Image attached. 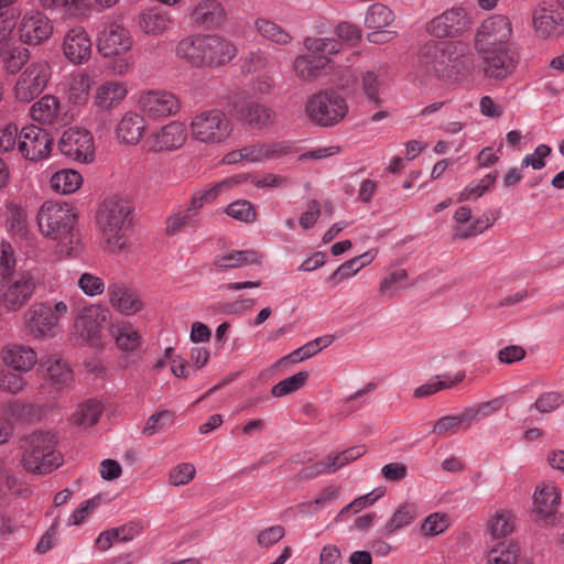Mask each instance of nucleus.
Returning <instances> with one entry per match:
<instances>
[{"instance_id": "nucleus-20", "label": "nucleus", "mask_w": 564, "mask_h": 564, "mask_svg": "<svg viewBox=\"0 0 564 564\" xmlns=\"http://www.w3.org/2000/svg\"><path fill=\"white\" fill-rule=\"evenodd\" d=\"M132 44L130 32L122 25L111 22L100 32L97 47L104 56H113L128 52Z\"/></svg>"}, {"instance_id": "nucleus-57", "label": "nucleus", "mask_w": 564, "mask_h": 564, "mask_svg": "<svg viewBox=\"0 0 564 564\" xmlns=\"http://www.w3.org/2000/svg\"><path fill=\"white\" fill-rule=\"evenodd\" d=\"M26 387V380L22 373L11 370H0V390L11 394H18Z\"/></svg>"}, {"instance_id": "nucleus-17", "label": "nucleus", "mask_w": 564, "mask_h": 564, "mask_svg": "<svg viewBox=\"0 0 564 564\" xmlns=\"http://www.w3.org/2000/svg\"><path fill=\"white\" fill-rule=\"evenodd\" d=\"M495 411L491 403H482L478 408L466 409L458 415H446L438 419L432 429V434L440 438L452 436L460 430H468L480 416Z\"/></svg>"}, {"instance_id": "nucleus-59", "label": "nucleus", "mask_w": 564, "mask_h": 564, "mask_svg": "<svg viewBox=\"0 0 564 564\" xmlns=\"http://www.w3.org/2000/svg\"><path fill=\"white\" fill-rule=\"evenodd\" d=\"M564 403V394L556 391H547L538 397L533 406L540 413H551Z\"/></svg>"}, {"instance_id": "nucleus-62", "label": "nucleus", "mask_w": 564, "mask_h": 564, "mask_svg": "<svg viewBox=\"0 0 564 564\" xmlns=\"http://www.w3.org/2000/svg\"><path fill=\"white\" fill-rule=\"evenodd\" d=\"M172 421L173 413L169 410H163L158 413H154L148 419L143 427V433L145 435L151 436L155 434L158 431L164 429L166 425L171 424Z\"/></svg>"}, {"instance_id": "nucleus-2", "label": "nucleus", "mask_w": 564, "mask_h": 564, "mask_svg": "<svg viewBox=\"0 0 564 564\" xmlns=\"http://www.w3.org/2000/svg\"><path fill=\"white\" fill-rule=\"evenodd\" d=\"M36 220L40 231L56 241L59 254L73 257L80 252L82 242L75 229L77 214L70 205L47 200L40 207Z\"/></svg>"}, {"instance_id": "nucleus-27", "label": "nucleus", "mask_w": 564, "mask_h": 564, "mask_svg": "<svg viewBox=\"0 0 564 564\" xmlns=\"http://www.w3.org/2000/svg\"><path fill=\"white\" fill-rule=\"evenodd\" d=\"M128 90L123 83L109 80L100 84L93 96V107L98 111L109 112L117 108L127 97Z\"/></svg>"}, {"instance_id": "nucleus-7", "label": "nucleus", "mask_w": 564, "mask_h": 564, "mask_svg": "<svg viewBox=\"0 0 564 564\" xmlns=\"http://www.w3.org/2000/svg\"><path fill=\"white\" fill-rule=\"evenodd\" d=\"M304 46L308 54L297 56L293 63L296 76L304 82L316 79L330 62L329 56L340 52V44L333 39L306 37Z\"/></svg>"}, {"instance_id": "nucleus-21", "label": "nucleus", "mask_w": 564, "mask_h": 564, "mask_svg": "<svg viewBox=\"0 0 564 564\" xmlns=\"http://www.w3.org/2000/svg\"><path fill=\"white\" fill-rule=\"evenodd\" d=\"M20 39L30 45L47 41L53 33V23L41 12L25 13L19 25Z\"/></svg>"}, {"instance_id": "nucleus-43", "label": "nucleus", "mask_w": 564, "mask_h": 564, "mask_svg": "<svg viewBox=\"0 0 564 564\" xmlns=\"http://www.w3.org/2000/svg\"><path fill=\"white\" fill-rule=\"evenodd\" d=\"M50 184L56 193L72 194L82 186L83 176L73 169H63L52 175Z\"/></svg>"}, {"instance_id": "nucleus-14", "label": "nucleus", "mask_w": 564, "mask_h": 564, "mask_svg": "<svg viewBox=\"0 0 564 564\" xmlns=\"http://www.w3.org/2000/svg\"><path fill=\"white\" fill-rule=\"evenodd\" d=\"M137 105L150 119L160 120L175 116L181 108L178 98L167 90H145L138 96Z\"/></svg>"}, {"instance_id": "nucleus-1", "label": "nucleus", "mask_w": 564, "mask_h": 564, "mask_svg": "<svg viewBox=\"0 0 564 564\" xmlns=\"http://www.w3.org/2000/svg\"><path fill=\"white\" fill-rule=\"evenodd\" d=\"M133 205L123 196L105 198L96 213V224L101 234L104 249L119 254L130 247L128 232L133 221Z\"/></svg>"}, {"instance_id": "nucleus-41", "label": "nucleus", "mask_w": 564, "mask_h": 564, "mask_svg": "<svg viewBox=\"0 0 564 564\" xmlns=\"http://www.w3.org/2000/svg\"><path fill=\"white\" fill-rule=\"evenodd\" d=\"M30 113L32 119L40 123L54 124L59 117V101L52 95H45L33 104Z\"/></svg>"}, {"instance_id": "nucleus-60", "label": "nucleus", "mask_w": 564, "mask_h": 564, "mask_svg": "<svg viewBox=\"0 0 564 564\" xmlns=\"http://www.w3.org/2000/svg\"><path fill=\"white\" fill-rule=\"evenodd\" d=\"M195 466L189 463H182L171 469L169 481L173 486H183L193 480L195 477Z\"/></svg>"}, {"instance_id": "nucleus-32", "label": "nucleus", "mask_w": 564, "mask_h": 564, "mask_svg": "<svg viewBox=\"0 0 564 564\" xmlns=\"http://www.w3.org/2000/svg\"><path fill=\"white\" fill-rule=\"evenodd\" d=\"M263 256L257 250H231L217 256L213 265L217 270H231L247 265H261Z\"/></svg>"}, {"instance_id": "nucleus-33", "label": "nucleus", "mask_w": 564, "mask_h": 564, "mask_svg": "<svg viewBox=\"0 0 564 564\" xmlns=\"http://www.w3.org/2000/svg\"><path fill=\"white\" fill-rule=\"evenodd\" d=\"M193 21L203 28H218L225 21V10L217 0H202L192 12Z\"/></svg>"}, {"instance_id": "nucleus-42", "label": "nucleus", "mask_w": 564, "mask_h": 564, "mask_svg": "<svg viewBox=\"0 0 564 564\" xmlns=\"http://www.w3.org/2000/svg\"><path fill=\"white\" fill-rule=\"evenodd\" d=\"M110 332L118 348L123 352L135 351L141 345V336L130 323L115 324Z\"/></svg>"}, {"instance_id": "nucleus-61", "label": "nucleus", "mask_w": 564, "mask_h": 564, "mask_svg": "<svg viewBox=\"0 0 564 564\" xmlns=\"http://www.w3.org/2000/svg\"><path fill=\"white\" fill-rule=\"evenodd\" d=\"M78 286L88 296L100 295L106 289L101 278L88 272H85L79 276Z\"/></svg>"}, {"instance_id": "nucleus-22", "label": "nucleus", "mask_w": 564, "mask_h": 564, "mask_svg": "<svg viewBox=\"0 0 564 564\" xmlns=\"http://www.w3.org/2000/svg\"><path fill=\"white\" fill-rule=\"evenodd\" d=\"M110 305L124 316H133L144 308L141 297L122 282H111L107 288Z\"/></svg>"}, {"instance_id": "nucleus-37", "label": "nucleus", "mask_w": 564, "mask_h": 564, "mask_svg": "<svg viewBox=\"0 0 564 564\" xmlns=\"http://www.w3.org/2000/svg\"><path fill=\"white\" fill-rule=\"evenodd\" d=\"M165 234L169 237L182 231L196 230L200 226V217L197 212L188 205L186 208L177 209L166 218Z\"/></svg>"}, {"instance_id": "nucleus-31", "label": "nucleus", "mask_w": 564, "mask_h": 564, "mask_svg": "<svg viewBox=\"0 0 564 564\" xmlns=\"http://www.w3.org/2000/svg\"><path fill=\"white\" fill-rule=\"evenodd\" d=\"M247 178V175H234L215 183L208 188L198 189L192 195L188 205L198 213L206 204L213 203L220 194L245 182Z\"/></svg>"}, {"instance_id": "nucleus-35", "label": "nucleus", "mask_w": 564, "mask_h": 564, "mask_svg": "<svg viewBox=\"0 0 564 564\" xmlns=\"http://www.w3.org/2000/svg\"><path fill=\"white\" fill-rule=\"evenodd\" d=\"M291 147L285 142L257 143L242 148V156L251 163L281 158L290 152Z\"/></svg>"}, {"instance_id": "nucleus-30", "label": "nucleus", "mask_w": 564, "mask_h": 564, "mask_svg": "<svg viewBox=\"0 0 564 564\" xmlns=\"http://www.w3.org/2000/svg\"><path fill=\"white\" fill-rule=\"evenodd\" d=\"M173 24L171 15L161 9L150 8L138 15L139 29L149 36H161L167 32Z\"/></svg>"}, {"instance_id": "nucleus-28", "label": "nucleus", "mask_w": 564, "mask_h": 564, "mask_svg": "<svg viewBox=\"0 0 564 564\" xmlns=\"http://www.w3.org/2000/svg\"><path fill=\"white\" fill-rule=\"evenodd\" d=\"M106 315L100 305L90 304L80 308L75 319L76 332L83 339H94L98 336Z\"/></svg>"}, {"instance_id": "nucleus-3", "label": "nucleus", "mask_w": 564, "mask_h": 564, "mask_svg": "<svg viewBox=\"0 0 564 564\" xmlns=\"http://www.w3.org/2000/svg\"><path fill=\"white\" fill-rule=\"evenodd\" d=\"M176 56L195 68L215 69L230 63L238 50L230 40L216 34H197L182 39Z\"/></svg>"}, {"instance_id": "nucleus-13", "label": "nucleus", "mask_w": 564, "mask_h": 564, "mask_svg": "<svg viewBox=\"0 0 564 564\" xmlns=\"http://www.w3.org/2000/svg\"><path fill=\"white\" fill-rule=\"evenodd\" d=\"M58 149L64 156L80 163H90L95 158L94 138L85 129L69 128L64 131Z\"/></svg>"}, {"instance_id": "nucleus-15", "label": "nucleus", "mask_w": 564, "mask_h": 564, "mask_svg": "<svg viewBox=\"0 0 564 564\" xmlns=\"http://www.w3.org/2000/svg\"><path fill=\"white\" fill-rule=\"evenodd\" d=\"M473 21L462 7H454L432 19L426 26L435 37H456L470 30Z\"/></svg>"}, {"instance_id": "nucleus-19", "label": "nucleus", "mask_w": 564, "mask_h": 564, "mask_svg": "<svg viewBox=\"0 0 564 564\" xmlns=\"http://www.w3.org/2000/svg\"><path fill=\"white\" fill-rule=\"evenodd\" d=\"M452 43H438L430 41L422 45L419 51L420 66L438 78L448 75L447 64L451 58Z\"/></svg>"}, {"instance_id": "nucleus-25", "label": "nucleus", "mask_w": 564, "mask_h": 564, "mask_svg": "<svg viewBox=\"0 0 564 564\" xmlns=\"http://www.w3.org/2000/svg\"><path fill=\"white\" fill-rule=\"evenodd\" d=\"M533 500L538 518L545 523H554L561 501L560 489L552 484H543L536 488Z\"/></svg>"}, {"instance_id": "nucleus-9", "label": "nucleus", "mask_w": 564, "mask_h": 564, "mask_svg": "<svg viewBox=\"0 0 564 564\" xmlns=\"http://www.w3.org/2000/svg\"><path fill=\"white\" fill-rule=\"evenodd\" d=\"M310 120L321 127H330L344 119L348 112L346 100L334 91L312 95L305 107Z\"/></svg>"}, {"instance_id": "nucleus-38", "label": "nucleus", "mask_w": 564, "mask_h": 564, "mask_svg": "<svg viewBox=\"0 0 564 564\" xmlns=\"http://www.w3.org/2000/svg\"><path fill=\"white\" fill-rule=\"evenodd\" d=\"M45 377L56 388L67 387L73 380V373L66 362L58 356H47L41 360Z\"/></svg>"}, {"instance_id": "nucleus-26", "label": "nucleus", "mask_w": 564, "mask_h": 564, "mask_svg": "<svg viewBox=\"0 0 564 564\" xmlns=\"http://www.w3.org/2000/svg\"><path fill=\"white\" fill-rule=\"evenodd\" d=\"M238 118L252 130H264L275 123L276 112L258 101H248L238 109Z\"/></svg>"}, {"instance_id": "nucleus-50", "label": "nucleus", "mask_w": 564, "mask_h": 564, "mask_svg": "<svg viewBox=\"0 0 564 564\" xmlns=\"http://www.w3.org/2000/svg\"><path fill=\"white\" fill-rule=\"evenodd\" d=\"M256 29L258 33L264 37L265 40L280 44V45H286L291 42L292 36L289 32H286L283 28L278 25L276 23L265 20V19H258L254 22Z\"/></svg>"}, {"instance_id": "nucleus-40", "label": "nucleus", "mask_w": 564, "mask_h": 564, "mask_svg": "<svg viewBox=\"0 0 564 564\" xmlns=\"http://www.w3.org/2000/svg\"><path fill=\"white\" fill-rule=\"evenodd\" d=\"M372 251H367L360 256L351 258L346 262L341 263L327 279L330 285L337 286L344 280L350 279L356 275L364 267L371 263L375 259Z\"/></svg>"}, {"instance_id": "nucleus-53", "label": "nucleus", "mask_w": 564, "mask_h": 564, "mask_svg": "<svg viewBox=\"0 0 564 564\" xmlns=\"http://www.w3.org/2000/svg\"><path fill=\"white\" fill-rule=\"evenodd\" d=\"M17 253L13 246L8 241H0V280L18 274Z\"/></svg>"}, {"instance_id": "nucleus-10", "label": "nucleus", "mask_w": 564, "mask_h": 564, "mask_svg": "<svg viewBox=\"0 0 564 564\" xmlns=\"http://www.w3.org/2000/svg\"><path fill=\"white\" fill-rule=\"evenodd\" d=\"M50 77L51 67L46 61L31 63L14 85L15 98L24 104L31 102L45 89Z\"/></svg>"}, {"instance_id": "nucleus-56", "label": "nucleus", "mask_w": 564, "mask_h": 564, "mask_svg": "<svg viewBox=\"0 0 564 564\" xmlns=\"http://www.w3.org/2000/svg\"><path fill=\"white\" fill-rule=\"evenodd\" d=\"M226 214L242 223H253L257 218V213L252 204L246 199H239L230 203L226 207Z\"/></svg>"}, {"instance_id": "nucleus-51", "label": "nucleus", "mask_w": 564, "mask_h": 564, "mask_svg": "<svg viewBox=\"0 0 564 564\" xmlns=\"http://www.w3.org/2000/svg\"><path fill=\"white\" fill-rule=\"evenodd\" d=\"M102 412V405L98 401H88L80 404L72 415V422L75 425L88 427L96 424Z\"/></svg>"}, {"instance_id": "nucleus-4", "label": "nucleus", "mask_w": 564, "mask_h": 564, "mask_svg": "<svg viewBox=\"0 0 564 564\" xmlns=\"http://www.w3.org/2000/svg\"><path fill=\"white\" fill-rule=\"evenodd\" d=\"M57 440L50 432H34L22 441L23 467L31 473L44 475L63 464V456L56 449Z\"/></svg>"}, {"instance_id": "nucleus-36", "label": "nucleus", "mask_w": 564, "mask_h": 564, "mask_svg": "<svg viewBox=\"0 0 564 564\" xmlns=\"http://www.w3.org/2000/svg\"><path fill=\"white\" fill-rule=\"evenodd\" d=\"M66 85L68 101L76 106H84L88 101L94 78L86 72H77L69 75Z\"/></svg>"}, {"instance_id": "nucleus-63", "label": "nucleus", "mask_w": 564, "mask_h": 564, "mask_svg": "<svg viewBox=\"0 0 564 564\" xmlns=\"http://www.w3.org/2000/svg\"><path fill=\"white\" fill-rule=\"evenodd\" d=\"M448 527V520L445 514L435 512L425 518L422 523V531L425 535H437L444 532Z\"/></svg>"}, {"instance_id": "nucleus-45", "label": "nucleus", "mask_w": 564, "mask_h": 564, "mask_svg": "<svg viewBox=\"0 0 564 564\" xmlns=\"http://www.w3.org/2000/svg\"><path fill=\"white\" fill-rule=\"evenodd\" d=\"M394 19L395 15L390 8L377 2L369 6L365 17V25L369 30H382L390 26Z\"/></svg>"}, {"instance_id": "nucleus-64", "label": "nucleus", "mask_w": 564, "mask_h": 564, "mask_svg": "<svg viewBox=\"0 0 564 564\" xmlns=\"http://www.w3.org/2000/svg\"><path fill=\"white\" fill-rule=\"evenodd\" d=\"M142 531L143 525L140 521H131L111 529V534L116 538V542H128L141 534Z\"/></svg>"}, {"instance_id": "nucleus-55", "label": "nucleus", "mask_w": 564, "mask_h": 564, "mask_svg": "<svg viewBox=\"0 0 564 564\" xmlns=\"http://www.w3.org/2000/svg\"><path fill=\"white\" fill-rule=\"evenodd\" d=\"M381 85H382V82L375 72L367 70V72L362 73L361 84H360L361 90L365 94V96L368 98V100L371 101L376 106H379L382 102L380 95H379Z\"/></svg>"}, {"instance_id": "nucleus-39", "label": "nucleus", "mask_w": 564, "mask_h": 564, "mask_svg": "<svg viewBox=\"0 0 564 564\" xmlns=\"http://www.w3.org/2000/svg\"><path fill=\"white\" fill-rule=\"evenodd\" d=\"M447 68L448 75H446L445 78H463L471 73L474 68V57L463 45L452 43L451 58Z\"/></svg>"}, {"instance_id": "nucleus-18", "label": "nucleus", "mask_w": 564, "mask_h": 564, "mask_svg": "<svg viewBox=\"0 0 564 564\" xmlns=\"http://www.w3.org/2000/svg\"><path fill=\"white\" fill-rule=\"evenodd\" d=\"M52 138L42 128L29 126L21 130L18 140V150L30 161L46 159L51 152Z\"/></svg>"}, {"instance_id": "nucleus-46", "label": "nucleus", "mask_w": 564, "mask_h": 564, "mask_svg": "<svg viewBox=\"0 0 564 564\" xmlns=\"http://www.w3.org/2000/svg\"><path fill=\"white\" fill-rule=\"evenodd\" d=\"M415 517V507L410 503H404L395 510L389 521L381 528L380 532L384 536H390L398 530L411 524Z\"/></svg>"}, {"instance_id": "nucleus-49", "label": "nucleus", "mask_w": 564, "mask_h": 564, "mask_svg": "<svg viewBox=\"0 0 564 564\" xmlns=\"http://www.w3.org/2000/svg\"><path fill=\"white\" fill-rule=\"evenodd\" d=\"M487 529L495 540L506 538L514 530V517L507 510H500L489 519Z\"/></svg>"}, {"instance_id": "nucleus-54", "label": "nucleus", "mask_w": 564, "mask_h": 564, "mask_svg": "<svg viewBox=\"0 0 564 564\" xmlns=\"http://www.w3.org/2000/svg\"><path fill=\"white\" fill-rule=\"evenodd\" d=\"M307 378L308 373L306 371H300L274 384L271 389V393L275 398L288 395L301 389L307 381Z\"/></svg>"}, {"instance_id": "nucleus-58", "label": "nucleus", "mask_w": 564, "mask_h": 564, "mask_svg": "<svg viewBox=\"0 0 564 564\" xmlns=\"http://www.w3.org/2000/svg\"><path fill=\"white\" fill-rule=\"evenodd\" d=\"M496 221V216L492 213H486L480 218L474 220L468 228H457L455 237L459 239H467L484 232L491 227Z\"/></svg>"}, {"instance_id": "nucleus-48", "label": "nucleus", "mask_w": 564, "mask_h": 564, "mask_svg": "<svg viewBox=\"0 0 564 564\" xmlns=\"http://www.w3.org/2000/svg\"><path fill=\"white\" fill-rule=\"evenodd\" d=\"M520 555V546L516 542H499L491 546L487 555L488 564H516Z\"/></svg>"}, {"instance_id": "nucleus-29", "label": "nucleus", "mask_w": 564, "mask_h": 564, "mask_svg": "<svg viewBox=\"0 0 564 564\" xmlns=\"http://www.w3.org/2000/svg\"><path fill=\"white\" fill-rule=\"evenodd\" d=\"M147 121L143 115L135 111H126L116 126L118 139L130 145H135L143 138Z\"/></svg>"}, {"instance_id": "nucleus-12", "label": "nucleus", "mask_w": 564, "mask_h": 564, "mask_svg": "<svg viewBox=\"0 0 564 564\" xmlns=\"http://www.w3.org/2000/svg\"><path fill=\"white\" fill-rule=\"evenodd\" d=\"M482 59V72L487 78L503 80L518 64V55L510 45L476 50Z\"/></svg>"}, {"instance_id": "nucleus-52", "label": "nucleus", "mask_w": 564, "mask_h": 564, "mask_svg": "<svg viewBox=\"0 0 564 564\" xmlns=\"http://www.w3.org/2000/svg\"><path fill=\"white\" fill-rule=\"evenodd\" d=\"M408 273L404 269H397L387 274L380 282L379 294L384 297H393L405 288Z\"/></svg>"}, {"instance_id": "nucleus-44", "label": "nucleus", "mask_w": 564, "mask_h": 564, "mask_svg": "<svg viewBox=\"0 0 564 564\" xmlns=\"http://www.w3.org/2000/svg\"><path fill=\"white\" fill-rule=\"evenodd\" d=\"M0 58L9 74L18 73L30 58V51L20 45L0 46Z\"/></svg>"}, {"instance_id": "nucleus-11", "label": "nucleus", "mask_w": 564, "mask_h": 564, "mask_svg": "<svg viewBox=\"0 0 564 564\" xmlns=\"http://www.w3.org/2000/svg\"><path fill=\"white\" fill-rule=\"evenodd\" d=\"M513 34L512 22L508 15L492 14L485 19L475 34V48L510 45Z\"/></svg>"}, {"instance_id": "nucleus-34", "label": "nucleus", "mask_w": 564, "mask_h": 564, "mask_svg": "<svg viewBox=\"0 0 564 564\" xmlns=\"http://www.w3.org/2000/svg\"><path fill=\"white\" fill-rule=\"evenodd\" d=\"M532 19L535 31L543 36L564 30V13L555 9L539 6L534 9Z\"/></svg>"}, {"instance_id": "nucleus-16", "label": "nucleus", "mask_w": 564, "mask_h": 564, "mask_svg": "<svg viewBox=\"0 0 564 564\" xmlns=\"http://www.w3.org/2000/svg\"><path fill=\"white\" fill-rule=\"evenodd\" d=\"M187 127L174 120L156 129L148 135L144 145L150 152H169L182 148L187 140Z\"/></svg>"}, {"instance_id": "nucleus-8", "label": "nucleus", "mask_w": 564, "mask_h": 564, "mask_svg": "<svg viewBox=\"0 0 564 564\" xmlns=\"http://www.w3.org/2000/svg\"><path fill=\"white\" fill-rule=\"evenodd\" d=\"M188 127L193 140L206 145L224 143L232 132L229 118L217 108L194 113Z\"/></svg>"}, {"instance_id": "nucleus-6", "label": "nucleus", "mask_w": 564, "mask_h": 564, "mask_svg": "<svg viewBox=\"0 0 564 564\" xmlns=\"http://www.w3.org/2000/svg\"><path fill=\"white\" fill-rule=\"evenodd\" d=\"M40 284L36 271L20 270L18 274L0 280V307L7 314L23 310L34 297Z\"/></svg>"}, {"instance_id": "nucleus-24", "label": "nucleus", "mask_w": 564, "mask_h": 564, "mask_svg": "<svg viewBox=\"0 0 564 564\" xmlns=\"http://www.w3.org/2000/svg\"><path fill=\"white\" fill-rule=\"evenodd\" d=\"M93 43L85 29H70L64 36L63 53L74 64H83L90 58Z\"/></svg>"}, {"instance_id": "nucleus-47", "label": "nucleus", "mask_w": 564, "mask_h": 564, "mask_svg": "<svg viewBox=\"0 0 564 564\" xmlns=\"http://www.w3.org/2000/svg\"><path fill=\"white\" fill-rule=\"evenodd\" d=\"M465 378V371H458L452 379L448 375L436 376L431 381L417 387L414 390V397L425 398L432 395L443 389L452 388L462 382Z\"/></svg>"}, {"instance_id": "nucleus-23", "label": "nucleus", "mask_w": 564, "mask_h": 564, "mask_svg": "<svg viewBox=\"0 0 564 564\" xmlns=\"http://www.w3.org/2000/svg\"><path fill=\"white\" fill-rule=\"evenodd\" d=\"M2 362L12 370L26 373L37 364V352L29 345L8 343L0 351Z\"/></svg>"}, {"instance_id": "nucleus-5", "label": "nucleus", "mask_w": 564, "mask_h": 564, "mask_svg": "<svg viewBox=\"0 0 564 564\" xmlns=\"http://www.w3.org/2000/svg\"><path fill=\"white\" fill-rule=\"evenodd\" d=\"M68 313L64 301L35 302L22 315V328L33 339L54 338L61 330V318Z\"/></svg>"}]
</instances>
